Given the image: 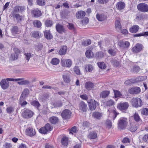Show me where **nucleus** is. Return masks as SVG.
I'll return each instance as SVG.
<instances>
[{"mask_svg": "<svg viewBox=\"0 0 148 148\" xmlns=\"http://www.w3.org/2000/svg\"><path fill=\"white\" fill-rule=\"evenodd\" d=\"M128 121L127 118L121 117L118 122V127L119 129H124L128 124Z\"/></svg>", "mask_w": 148, "mask_h": 148, "instance_id": "obj_1", "label": "nucleus"}, {"mask_svg": "<svg viewBox=\"0 0 148 148\" xmlns=\"http://www.w3.org/2000/svg\"><path fill=\"white\" fill-rule=\"evenodd\" d=\"M131 101L132 106L136 108L140 107L142 104L141 99L138 97L133 98Z\"/></svg>", "mask_w": 148, "mask_h": 148, "instance_id": "obj_2", "label": "nucleus"}, {"mask_svg": "<svg viewBox=\"0 0 148 148\" xmlns=\"http://www.w3.org/2000/svg\"><path fill=\"white\" fill-rule=\"evenodd\" d=\"M61 64L63 67L69 68L71 66L72 62L71 59L62 58L61 61Z\"/></svg>", "mask_w": 148, "mask_h": 148, "instance_id": "obj_3", "label": "nucleus"}, {"mask_svg": "<svg viewBox=\"0 0 148 148\" xmlns=\"http://www.w3.org/2000/svg\"><path fill=\"white\" fill-rule=\"evenodd\" d=\"M89 109L91 110H95L97 106L98 105V103L95 100L91 99L88 100L87 101Z\"/></svg>", "mask_w": 148, "mask_h": 148, "instance_id": "obj_4", "label": "nucleus"}, {"mask_svg": "<svg viewBox=\"0 0 148 148\" xmlns=\"http://www.w3.org/2000/svg\"><path fill=\"white\" fill-rule=\"evenodd\" d=\"M137 8L139 11L142 12H148V5L146 3H140L137 5Z\"/></svg>", "mask_w": 148, "mask_h": 148, "instance_id": "obj_5", "label": "nucleus"}, {"mask_svg": "<svg viewBox=\"0 0 148 148\" xmlns=\"http://www.w3.org/2000/svg\"><path fill=\"white\" fill-rule=\"evenodd\" d=\"M34 114V112L29 110L27 109L23 112L22 116L25 118L29 119L31 118Z\"/></svg>", "mask_w": 148, "mask_h": 148, "instance_id": "obj_6", "label": "nucleus"}, {"mask_svg": "<svg viewBox=\"0 0 148 148\" xmlns=\"http://www.w3.org/2000/svg\"><path fill=\"white\" fill-rule=\"evenodd\" d=\"M129 105L127 102L121 103L118 104V108L122 112H125L128 108Z\"/></svg>", "mask_w": 148, "mask_h": 148, "instance_id": "obj_7", "label": "nucleus"}, {"mask_svg": "<svg viewBox=\"0 0 148 148\" xmlns=\"http://www.w3.org/2000/svg\"><path fill=\"white\" fill-rule=\"evenodd\" d=\"M78 110L79 112H86L87 111V104L82 101H81L79 103Z\"/></svg>", "mask_w": 148, "mask_h": 148, "instance_id": "obj_8", "label": "nucleus"}, {"mask_svg": "<svg viewBox=\"0 0 148 148\" xmlns=\"http://www.w3.org/2000/svg\"><path fill=\"white\" fill-rule=\"evenodd\" d=\"M143 46L142 44L137 43L132 49V51L133 52L138 53L140 51L143 49Z\"/></svg>", "mask_w": 148, "mask_h": 148, "instance_id": "obj_9", "label": "nucleus"}, {"mask_svg": "<svg viewBox=\"0 0 148 148\" xmlns=\"http://www.w3.org/2000/svg\"><path fill=\"white\" fill-rule=\"evenodd\" d=\"M140 92V89L138 87H134L129 89L128 90L129 92L131 94H137Z\"/></svg>", "mask_w": 148, "mask_h": 148, "instance_id": "obj_10", "label": "nucleus"}, {"mask_svg": "<svg viewBox=\"0 0 148 148\" xmlns=\"http://www.w3.org/2000/svg\"><path fill=\"white\" fill-rule=\"evenodd\" d=\"M71 114V112L69 110L65 109L62 112L61 116L63 119H67L69 118Z\"/></svg>", "mask_w": 148, "mask_h": 148, "instance_id": "obj_11", "label": "nucleus"}, {"mask_svg": "<svg viewBox=\"0 0 148 148\" xmlns=\"http://www.w3.org/2000/svg\"><path fill=\"white\" fill-rule=\"evenodd\" d=\"M25 9L23 7L17 6H15L14 9L13 11L12 12V14H17L19 12H22Z\"/></svg>", "mask_w": 148, "mask_h": 148, "instance_id": "obj_12", "label": "nucleus"}, {"mask_svg": "<svg viewBox=\"0 0 148 148\" xmlns=\"http://www.w3.org/2000/svg\"><path fill=\"white\" fill-rule=\"evenodd\" d=\"M32 15L35 17H38L40 16L42 13L41 11L38 9L34 10L31 12Z\"/></svg>", "mask_w": 148, "mask_h": 148, "instance_id": "obj_13", "label": "nucleus"}, {"mask_svg": "<svg viewBox=\"0 0 148 148\" xmlns=\"http://www.w3.org/2000/svg\"><path fill=\"white\" fill-rule=\"evenodd\" d=\"M86 15V13L84 11L80 10L78 11L76 14V16L77 19L83 18Z\"/></svg>", "mask_w": 148, "mask_h": 148, "instance_id": "obj_14", "label": "nucleus"}, {"mask_svg": "<svg viewBox=\"0 0 148 148\" xmlns=\"http://www.w3.org/2000/svg\"><path fill=\"white\" fill-rule=\"evenodd\" d=\"M26 133L27 135L30 136H32L36 134L35 130L31 128H28L26 130Z\"/></svg>", "mask_w": 148, "mask_h": 148, "instance_id": "obj_15", "label": "nucleus"}, {"mask_svg": "<svg viewBox=\"0 0 148 148\" xmlns=\"http://www.w3.org/2000/svg\"><path fill=\"white\" fill-rule=\"evenodd\" d=\"M118 44L119 46L123 48L128 47L130 45V43L127 41H120Z\"/></svg>", "mask_w": 148, "mask_h": 148, "instance_id": "obj_16", "label": "nucleus"}, {"mask_svg": "<svg viewBox=\"0 0 148 148\" xmlns=\"http://www.w3.org/2000/svg\"><path fill=\"white\" fill-rule=\"evenodd\" d=\"M0 85L3 89H5L9 86L8 83L6 82L5 79H2L0 82Z\"/></svg>", "mask_w": 148, "mask_h": 148, "instance_id": "obj_17", "label": "nucleus"}, {"mask_svg": "<svg viewBox=\"0 0 148 148\" xmlns=\"http://www.w3.org/2000/svg\"><path fill=\"white\" fill-rule=\"evenodd\" d=\"M56 28L57 31L60 34L64 32H65V29L63 26L61 25L57 24L56 26Z\"/></svg>", "mask_w": 148, "mask_h": 148, "instance_id": "obj_18", "label": "nucleus"}, {"mask_svg": "<svg viewBox=\"0 0 148 148\" xmlns=\"http://www.w3.org/2000/svg\"><path fill=\"white\" fill-rule=\"evenodd\" d=\"M96 18L99 21H102L106 18V16L103 14H97Z\"/></svg>", "mask_w": 148, "mask_h": 148, "instance_id": "obj_19", "label": "nucleus"}, {"mask_svg": "<svg viewBox=\"0 0 148 148\" xmlns=\"http://www.w3.org/2000/svg\"><path fill=\"white\" fill-rule=\"evenodd\" d=\"M94 86V84L90 82H87L85 84V88L88 90L93 88Z\"/></svg>", "mask_w": 148, "mask_h": 148, "instance_id": "obj_20", "label": "nucleus"}, {"mask_svg": "<svg viewBox=\"0 0 148 148\" xmlns=\"http://www.w3.org/2000/svg\"><path fill=\"white\" fill-rule=\"evenodd\" d=\"M67 50V47L65 46H62L58 51L59 54L60 55H65Z\"/></svg>", "mask_w": 148, "mask_h": 148, "instance_id": "obj_21", "label": "nucleus"}, {"mask_svg": "<svg viewBox=\"0 0 148 148\" xmlns=\"http://www.w3.org/2000/svg\"><path fill=\"white\" fill-rule=\"evenodd\" d=\"M30 34L32 37L36 39H38L41 36L40 33L38 31L32 32H31Z\"/></svg>", "mask_w": 148, "mask_h": 148, "instance_id": "obj_22", "label": "nucleus"}, {"mask_svg": "<svg viewBox=\"0 0 148 148\" xmlns=\"http://www.w3.org/2000/svg\"><path fill=\"white\" fill-rule=\"evenodd\" d=\"M111 64L115 67H119L120 65L119 62L115 58H112L110 60Z\"/></svg>", "mask_w": 148, "mask_h": 148, "instance_id": "obj_23", "label": "nucleus"}, {"mask_svg": "<svg viewBox=\"0 0 148 148\" xmlns=\"http://www.w3.org/2000/svg\"><path fill=\"white\" fill-rule=\"evenodd\" d=\"M17 79H21L20 80H19L17 83L18 84L20 85H28L30 84V82L28 80H24V79L23 78H18Z\"/></svg>", "mask_w": 148, "mask_h": 148, "instance_id": "obj_24", "label": "nucleus"}, {"mask_svg": "<svg viewBox=\"0 0 148 148\" xmlns=\"http://www.w3.org/2000/svg\"><path fill=\"white\" fill-rule=\"evenodd\" d=\"M116 6L117 9L121 10L125 8V4L123 2L120 1L117 3Z\"/></svg>", "mask_w": 148, "mask_h": 148, "instance_id": "obj_25", "label": "nucleus"}, {"mask_svg": "<svg viewBox=\"0 0 148 148\" xmlns=\"http://www.w3.org/2000/svg\"><path fill=\"white\" fill-rule=\"evenodd\" d=\"M62 77L64 81L66 83H69L71 81L70 75L68 73L62 75Z\"/></svg>", "mask_w": 148, "mask_h": 148, "instance_id": "obj_26", "label": "nucleus"}, {"mask_svg": "<svg viewBox=\"0 0 148 148\" xmlns=\"http://www.w3.org/2000/svg\"><path fill=\"white\" fill-rule=\"evenodd\" d=\"M88 137L90 139L96 138L97 137V133L95 131L91 132L88 135Z\"/></svg>", "mask_w": 148, "mask_h": 148, "instance_id": "obj_27", "label": "nucleus"}, {"mask_svg": "<svg viewBox=\"0 0 148 148\" xmlns=\"http://www.w3.org/2000/svg\"><path fill=\"white\" fill-rule=\"evenodd\" d=\"M139 28V27L138 25H134L130 29V31L132 33L137 32Z\"/></svg>", "mask_w": 148, "mask_h": 148, "instance_id": "obj_28", "label": "nucleus"}, {"mask_svg": "<svg viewBox=\"0 0 148 148\" xmlns=\"http://www.w3.org/2000/svg\"><path fill=\"white\" fill-rule=\"evenodd\" d=\"M11 32L13 34L15 35L16 34H19L20 31L17 27L14 26L11 29Z\"/></svg>", "mask_w": 148, "mask_h": 148, "instance_id": "obj_29", "label": "nucleus"}, {"mask_svg": "<svg viewBox=\"0 0 148 148\" xmlns=\"http://www.w3.org/2000/svg\"><path fill=\"white\" fill-rule=\"evenodd\" d=\"M49 122L53 124H56L58 122V117L53 116L49 119Z\"/></svg>", "mask_w": 148, "mask_h": 148, "instance_id": "obj_30", "label": "nucleus"}, {"mask_svg": "<svg viewBox=\"0 0 148 148\" xmlns=\"http://www.w3.org/2000/svg\"><path fill=\"white\" fill-rule=\"evenodd\" d=\"M102 114L101 113L98 112H95L93 113L92 116L97 119H99L102 117Z\"/></svg>", "mask_w": 148, "mask_h": 148, "instance_id": "obj_31", "label": "nucleus"}, {"mask_svg": "<svg viewBox=\"0 0 148 148\" xmlns=\"http://www.w3.org/2000/svg\"><path fill=\"white\" fill-rule=\"evenodd\" d=\"M12 16L14 18H15L17 21H21L22 19V16H20L19 14H12Z\"/></svg>", "mask_w": 148, "mask_h": 148, "instance_id": "obj_32", "label": "nucleus"}, {"mask_svg": "<svg viewBox=\"0 0 148 148\" xmlns=\"http://www.w3.org/2000/svg\"><path fill=\"white\" fill-rule=\"evenodd\" d=\"M44 33L45 36L47 39H51L52 38L53 36L49 31L46 30Z\"/></svg>", "mask_w": 148, "mask_h": 148, "instance_id": "obj_33", "label": "nucleus"}, {"mask_svg": "<svg viewBox=\"0 0 148 148\" xmlns=\"http://www.w3.org/2000/svg\"><path fill=\"white\" fill-rule=\"evenodd\" d=\"M147 77L146 76H139L137 77L135 79H134V81L135 82H138L143 81L146 79Z\"/></svg>", "mask_w": 148, "mask_h": 148, "instance_id": "obj_34", "label": "nucleus"}, {"mask_svg": "<svg viewBox=\"0 0 148 148\" xmlns=\"http://www.w3.org/2000/svg\"><path fill=\"white\" fill-rule=\"evenodd\" d=\"M85 55L88 58L92 57L94 56L93 52L90 50H87L86 52Z\"/></svg>", "mask_w": 148, "mask_h": 148, "instance_id": "obj_35", "label": "nucleus"}, {"mask_svg": "<svg viewBox=\"0 0 148 148\" xmlns=\"http://www.w3.org/2000/svg\"><path fill=\"white\" fill-rule=\"evenodd\" d=\"M68 138L66 137H63L61 139V143L62 145L66 146L68 144Z\"/></svg>", "mask_w": 148, "mask_h": 148, "instance_id": "obj_36", "label": "nucleus"}, {"mask_svg": "<svg viewBox=\"0 0 148 148\" xmlns=\"http://www.w3.org/2000/svg\"><path fill=\"white\" fill-rule=\"evenodd\" d=\"M110 93L108 91H104L102 92L100 94V97L103 98L107 97Z\"/></svg>", "mask_w": 148, "mask_h": 148, "instance_id": "obj_37", "label": "nucleus"}, {"mask_svg": "<svg viewBox=\"0 0 148 148\" xmlns=\"http://www.w3.org/2000/svg\"><path fill=\"white\" fill-rule=\"evenodd\" d=\"M19 53V51H18L17 53L15 52V53H13L11 54V56L10 57L11 59L13 60H14L16 59H17L18 57Z\"/></svg>", "mask_w": 148, "mask_h": 148, "instance_id": "obj_38", "label": "nucleus"}, {"mask_svg": "<svg viewBox=\"0 0 148 148\" xmlns=\"http://www.w3.org/2000/svg\"><path fill=\"white\" fill-rule=\"evenodd\" d=\"M91 41L90 39H87L82 42V45L83 46H86L91 44Z\"/></svg>", "mask_w": 148, "mask_h": 148, "instance_id": "obj_39", "label": "nucleus"}, {"mask_svg": "<svg viewBox=\"0 0 148 148\" xmlns=\"http://www.w3.org/2000/svg\"><path fill=\"white\" fill-rule=\"evenodd\" d=\"M138 128V126L134 124H131L129 128V130L132 132L135 131Z\"/></svg>", "mask_w": 148, "mask_h": 148, "instance_id": "obj_40", "label": "nucleus"}, {"mask_svg": "<svg viewBox=\"0 0 148 148\" xmlns=\"http://www.w3.org/2000/svg\"><path fill=\"white\" fill-rule=\"evenodd\" d=\"M115 27L117 30L118 31L120 30L121 28V23L118 20H117L115 21Z\"/></svg>", "mask_w": 148, "mask_h": 148, "instance_id": "obj_41", "label": "nucleus"}, {"mask_svg": "<svg viewBox=\"0 0 148 148\" xmlns=\"http://www.w3.org/2000/svg\"><path fill=\"white\" fill-rule=\"evenodd\" d=\"M97 64L99 67L101 69H104L106 67V65L103 62H98Z\"/></svg>", "mask_w": 148, "mask_h": 148, "instance_id": "obj_42", "label": "nucleus"}, {"mask_svg": "<svg viewBox=\"0 0 148 148\" xmlns=\"http://www.w3.org/2000/svg\"><path fill=\"white\" fill-rule=\"evenodd\" d=\"M60 62L59 60L57 58H53L51 60V63L54 65L58 64Z\"/></svg>", "mask_w": 148, "mask_h": 148, "instance_id": "obj_43", "label": "nucleus"}, {"mask_svg": "<svg viewBox=\"0 0 148 148\" xmlns=\"http://www.w3.org/2000/svg\"><path fill=\"white\" fill-rule=\"evenodd\" d=\"M33 23L34 26L38 28L40 27L42 25L41 22L38 20L34 21Z\"/></svg>", "mask_w": 148, "mask_h": 148, "instance_id": "obj_44", "label": "nucleus"}, {"mask_svg": "<svg viewBox=\"0 0 148 148\" xmlns=\"http://www.w3.org/2000/svg\"><path fill=\"white\" fill-rule=\"evenodd\" d=\"M14 108L11 106L8 107L6 109L7 112L9 114L12 113L14 112Z\"/></svg>", "mask_w": 148, "mask_h": 148, "instance_id": "obj_45", "label": "nucleus"}, {"mask_svg": "<svg viewBox=\"0 0 148 148\" xmlns=\"http://www.w3.org/2000/svg\"><path fill=\"white\" fill-rule=\"evenodd\" d=\"M74 72L77 75L81 74V72L80 69L78 66H75L73 68Z\"/></svg>", "mask_w": 148, "mask_h": 148, "instance_id": "obj_46", "label": "nucleus"}, {"mask_svg": "<svg viewBox=\"0 0 148 148\" xmlns=\"http://www.w3.org/2000/svg\"><path fill=\"white\" fill-rule=\"evenodd\" d=\"M29 93V90L28 89H24L21 95L22 97H25L26 96H27L28 95Z\"/></svg>", "mask_w": 148, "mask_h": 148, "instance_id": "obj_47", "label": "nucleus"}, {"mask_svg": "<svg viewBox=\"0 0 148 148\" xmlns=\"http://www.w3.org/2000/svg\"><path fill=\"white\" fill-rule=\"evenodd\" d=\"M133 118L134 120L137 122L139 121L140 120L139 116L136 113H135L134 115Z\"/></svg>", "mask_w": 148, "mask_h": 148, "instance_id": "obj_48", "label": "nucleus"}, {"mask_svg": "<svg viewBox=\"0 0 148 148\" xmlns=\"http://www.w3.org/2000/svg\"><path fill=\"white\" fill-rule=\"evenodd\" d=\"M45 24L47 27H51L53 24L52 22L50 20H47L45 22Z\"/></svg>", "mask_w": 148, "mask_h": 148, "instance_id": "obj_49", "label": "nucleus"}, {"mask_svg": "<svg viewBox=\"0 0 148 148\" xmlns=\"http://www.w3.org/2000/svg\"><path fill=\"white\" fill-rule=\"evenodd\" d=\"M82 19L81 22L83 25H86L89 22V19L88 18L85 17Z\"/></svg>", "mask_w": 148, "mask_h": 148, "instance_id": "obj_50", "label": "nucleus"}, {"mask_svg": "<svg viewBox=\"0 0 148 148\" xmlns=\"http://www.w3.org/2000/svg\"><path fill=\"white\" fill-rule=\"evenodd\" d=\"M62 103L61 101H58L54 103L53 106L56 108L62 106Z\"/></svg>", "mask_w": 148, "mask_h": 148, "instance_id": "obj_51", "label": "nucleus"}, {"mask_svg": "<svg viewBox=\"0 0 148 148\" xmlns=\"http://www.w3.org/2000/svg\"><path fill=\"white\" fill-rule=\"evenodd\" d=\"M45 127L48 132L51 131L53 128L52 127L49 123L46 124Z\"/></svg>", "mask_w": 148, "mask_h": 148, "instance_id": "obj_52", "label": "nucleus"}, {"mask_svg": "<svg viewBox=\"0 0 148 148\" xmlns=\"http://www.w3.org/2000/svg\"><path fill=\"white\" fill-rule=\"evenodd\" d=\"M114 104V102L112 100H110L106 102L105 104L106 106H112Z\"/></svg>", "mask_w": 148, "mask_h": 148, "instance_id": "obj_53", "label": "nucleus"}, {"mask_svg": "<svg viewBox=\"0 0 148 148\" xmlns=\"http://www.w3.org/2000/svg\"><path fill=\"white\" fill-rule=\"evenodd\" d=\"M31 104L32 105L37 108L39 107L40 106V104L39 103L36 101H34L31 102Z\"/></svg>", "mask_w": 148, "mask_h": 148, "instance_id": "obj_54", "label": "nucleus"}, {"mask_svg": "<svg viewBox=\"0 0 148 148\" xmlns=\"http://www.w3.org/2000/svg\"><path fill=\"white\" fill-rule=\"evenodd\" d=\"M85 69L86 71L88 70V72H90L93 70V67L91 65L87 64L86 66Z\"/></svg>", "mask_w": 148, "mask_h": 148, "instance_id": "obj_55", "label": "nucleus"}, {"mask_svg": "<svg viewBox=\"0 0 148 148\" xmlns=\"http://www.w3.org/2000/svg\"><path fill=\"white\" fill-rule=\"evenodd\" d=\"M36 2L37 4L40 6H43L45 4L44 0H37Z\"/></svg>", "mask_w": 148, "mask_h": 148, "instance_id": "obj_56", "label": "nucleus"}, {"mask_svg": "<svg viewBox=\"0 0 148 148\" xmlns=\"http://www.w3.org/2000/svg\"><path fill=\"white\" fill-rule=\"evenodd\" d=\"M134 82H135V81H134V79H130L125 81L124 82V84L127 85H128Z\"/></svg>", "mask_w": 148, "mask_h": 148, "instance_id": "obj_57", "label": "nucleus"}, {"mask_svg": "<svg viewBox=\"0 0 148 148\" xmlns=\"http://www.w3.org/2000/svg\"><path fill=\"white\" fill-rule=\"evenodd\" d=\"M39 132L42 134H45L48 132L45 127H41L39 130Z\"/></svg>", "mask_w": 148, "mask_h": 148, "instance_id": "obj_58", "label": "nucleus"}, {"mask_svg": "<svg viewBox=\"0 0 148 148\" xmlns=\"http://www.w3.org/2000/svg\"><path fill=\"white\" fill-rule=\"evenodd\" d=\"M106 125L108 128H110L112 126L111 121L110 120H107L106 122Z\"/></svg>", "mask_w": 148, "mask_h": 148, "instance_id": "obj_59", "label": "nucleus"}, {"mask_svg": "<svg viewBox=\"0 0 148 148\" xmlns=\"http://www.w3.org/2000/svg\"><path fill=\"white\" fill-rule=\"evenodd\" d=\"M96 56L98 58H101L104 56V54L102 52H98L96 53Z\"/></svg>", "mask_w": 148, "mask_h": 148, "instance_id": "obj_60", "label": "nucleus"}, {"mask_svg": "<svg viewBox=\"0 0 148 148\" xmlns=\"http://www.w3.org/2000/svg\"><path fill=\"white\" fill-rule=\"evenodd\" d=\"M141 113L144 115H148V108H144L141 111Z\"/></svg>", "mask_w": 148, "mask_h": 148, "instance_id": "obj_61", "label": "nucleus"}, {"mask_svg": "<svg viewBox=\"0 0 148 148\" xmlns=\"http://www.w3.org/2000/svg\"><path fill=\"white\" fill-rule=\"evenodd\" d=\"M140 69V67L137 66H134L133 69V71L134 73L138 72Z\"/></svg>", "mask_w": 148, "mask_h": 148, "instance_id": "obj_62", "label": "nucleus"}, {"mask_svg": "<svg viewBox=\"0 0 148 148\" xmlns=\"http://www.w3.org/2000/svg\"><path fill=\"white\" fill-rule=\"evenodd\" d=\"M67 27L70 29L71 30H74L75 27L73 24L71 23H69L67 25Z\"/></svg>", "mask_w": 148, "mask_h": 148, "instance_id": "obj_63", "label": "nucleus"}, {"mask_svg": "<svg viewBox=\"0 0 148 148\" xmlns=\"http://www.w3.org/2000/svg\"><path fill=\"white\" fill-rule=\"evenodd\" d=\"M142 139L145 142L148 143V134H145L143 136Z\"/></svg>", "mask_w": 148, "mask_h": 148, "instance_id": "obj_64", "label": "nucleus"}]
</instances>
